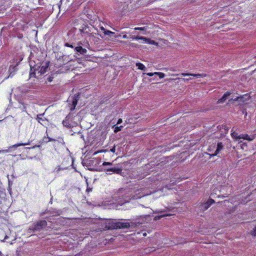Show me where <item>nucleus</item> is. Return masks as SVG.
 <instances>
[{"label":"nucleus","instance_id":"obj_1","mask_svg":"<svg viewBox=\"0 0 256 256\" xmlns=\"http://www.w3.org/2000/svg\"><path fill=\"white\" fill-rule=\"evenodd\" d=\"M112 165L113 164L112 162H104L102 163V166H104V171H105L108 174H120L122 172V168L116 166L112 167Z\"/></svg>","mask_w":256,"mask_h":256},{"label":"nucleus","instance_id":"obj_2","mask_svg":"<svg viewBox=\"0 0 256 256\" xmlns=\"http://www.w3.org/2000/svg\"><path fill=\"white\" fill-rule=\"evenodd\" d=\"M47 225L48 223L46 220H40L32 225L29 230L32 232L40 231L45 228Z\"/></svg>","mask_w":256,"mask_h":256},{"label":"nucleus","instance_id":"obj_3","mask_svg":"<svg viewBox=\"0 0 256 256\" xmlns=\"http://www.w3.org/2000/svg\"><path fill=\"white\" fill-rule=\"evenodd\" d=\"M30 144V142H25V143H18L12 146H11L8 148L6 150H2L3 153H7V152H14V154H12L13 156H16L17 155L18 152H20V150L18 148L20 146H24L26 145Z\"/></svg>","mask_w":256,"mask_h":256},{"label":"nucleus","instance_id":"obj_4","mask_svg":"<svg viewBox=\"0 0 256 256\" xmlns=\"http://www.w3.org/2000/svg\"><path fill=\"white\" fill-rule=\"evenodd\" d=\"M130 223L128 222H112L110 226L108 227V229H121L128 228L130 227Z\"/></svg>","mask_w":256,"mask_h":256},{"label":"nucleus","instance_id":"obj_5","mask_svg":"<svg viewBox=\"0 0 256 256\" xmlns=\"http://www.w3.org/2000/svg\"><path fill=\"white\" fill-rule=\"evenodd\" d=\"M230 94L231 92H226L220 99L218 100L217 104L224 103L228 97L230 96Z\"/></svg>","mask_w":256,"mask_h":256},{"label":"nucleus","instance_id":"obj_6","mask_svg":"<svg viewBox=\"0 0 256 256\" xmlns=\"http://www.w3.org/2000/svg\"><path fill=\"white\" fill-rule=\"evenodd\" d=\"M74 50L78 53L82 55H85L87 52V50L81 46H76Z\"/></svg>","mask_w":256,"mask_h":256},{"label":"nucleus","instance_id":"obj_7","mask_svg":"<svg viewBox=\"0 0 256 256\" xmlns=\"http://www.w3.org/2000/svg\"><path fill=\"white\" fill-rule=\"evenodd\" d=\"M224 146L222 142H218L217 144V146L216 150H215L214 154H210L212 156H216L219 152L223 148Z\"/></svg>","mask_w":256,"mask_h":256},{"label":"nucleus","instance_id":"obj_8","mask_svg":"<svg viewBox=\"0 0 256 256\" xmlns=\"http://www.w3.org/2000/svg\"><path fill=\"white\" fill-rule=\"evenodd\" d=\"M238 138L240 140L243 139V140H248V141H252L254 140V136H252V138H250L248 134H242L239 135Z\"/></svg>","mask_w":256,"mask_h":256},{"label":"nucleus","instance_id":"obj_9","mask_svg":"<svg viewBox=\"0 0 256 256\" xmlns=\"http://www.w3.org/2000/svg\"><path fill=\"white\" fill-rule=\"evenodd\" d=\"M181 75L182 76H194L196 78H200V77L204 78V77H206V74H188V73H182Z\"/></svg>","mask_w":256,"mask_h":256},{"label":"nucleus","instance_id":"obj_10","mask_svg":"<svg viewBox=\"0 0 256 256\" xmlns=\"http://www.w3.org/2000/svg\"><path fill=\"white\" fill-rule=\"evenodd\" d=\"M215 202V201L212 199H210L206 202L204 204V210H207L210 206Z\"/></svg>","mask_w":256,"mask_h":256},{"label":"nucleus","instance_id":"obj_11","mask_svg":"<svg viewBox=\"0 0 256 256\" xmlns=\"http://www.w3.org/2000/svg\"><path fill=\"white\" fill-rule=\"evenodd\" d=\"M44 114H39L37 115L36 120L41 124H43V122L46 120V119L44 118H42Z\"/></svg>","mask_w":256,"mask_h":256},{"label":"nucleus","instance_id":"obj_12","mask_svg":"<svg viewBox=\"0 0 256 256\" xmlns=\"http://www.w3.org/2000/svg\"><path fill=\"white\" fill-rule=\"evenodd\" d=\"M130 38L135 40H143L146 42H148L149 41L148 38L144 36H130Z\"/></svg>","mask_w":256,"mask_h":256},{"label":"nucleus","instance_id":"obj_13","mask_svg":"<svg viewBox=\"0 0 256 256\" xmlns=\"http://www.w3.org/2000/svg\"><path fill=\"white\" fill-rule=\"evenodd\" d=\"M62 124L64 126L68 128L71 127V124L70 123L68 120L66 118L62 121Z\"/></svg>","mask_w":256,"mask_h":256},{"label":"nucleus","instance_id":"obj_14","mask_svg":"<svg viewBox=\"0 0 256 256\" xmlns=\"http://www.w3.org/2000/svg\"><path fill=\"white\" fill-rule=\"evenodd\" d=\"M136 66H138V69L142 70H146V67L145 66L140 62H137L136 64Z\"/></svg>","mask_w":256,"mask_h":256},{"label":"nucleus","instance_id":"obj_15","mask_svg":"<svg viewBox=\"0 0 256 256\" xmlns=\"http://www.w3.org/2000/svg\"><path fill=\"white\" fill-rule=\"evenodd\" d=\"M170 216V214H162L160 216H156L154 217V220H159L160 219V218H162V217H165V216Z\"/></svg>","mask_w":256,"mask_h":256},{"label":"nucleus","instance_id":"obj_16","mask_svg":"<svg viewBox=\"0 0 256 256\" xmlns=\"http://www.w3.org/2000/svg\"><path fill=\"white\" fill-rule=\"evenodd\" d=\"M154 74L158 75L160 78H163L165 77V74L161 72H155Z\"/></svg>","mask_w":256,"mask_h":256},{"label":"nucleus","instance_id":"obj_17","mask_svg":"<svg viewBox=\"0 0 256 256\" xmlns=\"http://www.w3.org/2000/svg\"><path fill=\"white\" fill-rule=\"evenodd\" d=\"M231 136L232 138H235L236 140H239L238 138V137L239 135H238V134L235 132H233L231 133Z\"/></svg>","mask_w":256,"mask_h":256},{"label":"nucleus","instance_id":"obj_18","mask_svg":"<svg viewBox=\"0 0 256 256\" xmlns=\"http://www.w3.org/2000/svg\"><path fill=\"white\" fill-rule=\"evenodd\" d=\"M101 29L104 30V34L105 35H110V34H114L112 32L110 31V30H106L103 27H102L101 28Z\"/></svg>","mask_w":256,"mask_h":256},{"label":"nucleus","instance_id":"obj_19","mask_svg":"<svg viewBox=\"0 0 256 256\" xmlns=\"http://www.w3.org/2000/svg\"><path fill=\"white\" fill-rule=\"evenodd\" d=\"M146 29V27H136L134 28L135 30H144Z\"/></svg>","mask_w":256,"mask_h":256},{"label":"nucleus","instance_id":"obj_20","mask_svg":"<svg viewBox=\"0 0 256 256\" xmlns=\"http://www.w3.org/2000/svg\"><path fill=\"white\" fill-rule=\"evenodd\" d=\"M72 105L74 106V107H75L78 103L77 98H74L72 100Z\"/></svg>","mask_w":256,"mask_h":256},{"label":"nucleus","instance_id":"obj_21","mask_svg":"<svg viewBox=\"0 0 256 256\" xmlns=\"http://www.w3.org/2000/svg\"><path fill=\"white\" fill-rule=\"evenodd\" d=\"M47 68H48V66H46V67L42 66L40 68L41 73L44 74V72H46Z\"/></svg>","mask_w":256,"mask_h":256},{"label":"nucleus","instance_id":"obj_22","mask_svg":"<svg viewBox=\"0 0 256 256\" xmlns=\"http://www.w3.org/2000/svg\"><path fill=\"white\" fill-rule=\"evenodd\" d=\"M107 151V150H98L96 152H95L94 154V155H96L98 153H100V152H106Z\"/></svg>","mask_w":256,"mask_h":256},{"label":"nucleus","instance_id":"obj_23","mask_svg":"<svg viewBox=\"0 0 256 256\" xmlns=\"http://www.w3.org/2000/svg\"><path fill=\"white\" fill-rule=\"evenodd\" d=\"M216 148V146L215 145H211L209 146L208 148V150L210 152H211L212 151V150H213L214 149Z\"/></svg>","mask_w":256,"mask_h":256},{"label":"nucleus","instance_id":"obj_24","mask_svg":"<svg viewBox=\"0 0 256 256\" xmlns=\"http://www.w3.org/2000/svg\"><path fill=\"white\" fill-rule=\"evenodd\" d=\"M122 126H116L115 128H114V132H116L118 131H120L121 130V128H122Z\"/></svg>","mask_w":256,"mask_h":256},{"label":"nucleus","instance_id":"obj_25","mask_svg":"<svg viewBox=\"0 0 256 256\" xmlns=\"http://www.w3.org/2000/svg\"><path fill=\"white\" fill-rule=\"evenodd\" d=\"M251 234L254 236H256V226L254 229L251 232Z\"/></svg>","mask_w":256,"mask_h":256},{"label":"nucleus","instance_id":"obj_26","mask_svg":"<svg viewBox=\"0 0 256 256\" xmlns=\"http://www.w3.org/2000/svg\"><path fill=\"white\" fill-rule=\"evenodd\" d=\"M64 46H66V47H69V48H73V46H72V44H68V42L66 43V44H64Z\"/></svg>","mask_w":256,"mask_h":256},{"label":"nucleus","instance_id":"obj_27","mask_svg":"<svg viewBox=\"0 0 256 256\" xmlns=\"http://www.w3.org/2000/svg\"><path fill=\"white\" fill-rule=\"evenodd\" d=\"M115 151H116V146H114L112 148H110V152L114 153V152H115Z\"/></svg>","mask_w":256,"mask_h":256},{"label":"nucleus","instance_id":"obj_28","mask_svg":"<svg viewBox=\"0 0 256 256\" xmlns=\"http://www.w3.org/2000/svg\"><path fill=\"white\" fill-rule=\"evenodd\" d=\"M60 61H61L60 60H57L58 64H56L58 66H60H60H62V64L60 63Z\"/></svg>","mask_w":256,"mask_h":256},{"label":"nucleus","instance_id":"obj_29","mask_svg":"<svg viewBox=\"0 0 256 256\" xmlns=\"http://www.w3.org/2000/svg\"><path fill=\"white\" fill-rule=\"evenodd\" d=\"M222 126H224V130H226V132H228V127L226 125Z\"/></svg>","mask_w":256,"mask_h":256},{"label":"nucleus","instance_id":"obj_30","mask_svg":"<svg viewBox=\"0 0 256 256\" xmlns=\"http://www.w3.org/2000/svg\"><path fill=\"white\" fill-rule=\"evenodd\" d=\"M146 74L148 76H153L154 74V73H152V72H148V73H147Z\"/></svg>","mask_w":256,"mask_h":256},{"label":"nucleus","instance_id":"obj_31","mask_svg":"<svg viewBox=\"0 0 256 256\" xmlns=\"http://www.w3.org/2000/svg\"><path fill=\"white\" fill-rule=\"evenodd\" d=\"M122 122V120L121 118H119L117 122V124H120Z\"/></svg>","mask_w":256,"mask_h":256},{"label":"nucleus","instance_id":"obj_32","mask_svg":"<svg viewBox=\"0 0 256 256\" xmlns=\"http://www.w3.org/2000/svg\"><path fill=\"white\" fill-rule=\"evenodd\" d=\"M242 113L245 114V116H247V112L246 110H242Z\"/></svg>","mask_w":256,"mask_h":256},{"label":"nucleus","instance_id":"obj_33","mask_svg":"<svg viewBox=\"0 0 256 256\" xmlns=\"http://www.w3.org/2000/svg\"><path fill=\"white\" fill-rule=\"evenodd\" d=\"M122 38H128V36H127L126 34H124V35L122 36Z\"/></svg>","mask_w":256,"mask_h":256},{"label":"nucleus","instance_id":"obj_34","mask_svg":"<svg viewBox=\"0 0 256 256\" xmlns=\"http://www.w3.org/2000/svg\"><path fill=\"white\" fill-rule=\"evenodd\" d=\"M191 80V78H182V80H184V81L189 80Z\"/></svg>","mask_w":256,"mask_h":256},{"label":"nucleus","instance_id":"obj_35","mask_svg":"<svg viewBox=\"0 0 256 256\" xmlns=\"http://www.w3.org/2000/svg\"><path fill=\"white\" fill-rule=\"evenodd\" d=\"M48 81H49V82H51V81H52V79H51V78H48Z\"/></svg>","mask_w":256,"mask_h":256},{"label":"nucleus","instance_id":"obj_36","mask_svg":"<svg viewBox=\"0 0 256 256\" xmlns=\"http://www.w3.org/2000/svg\"><path fill=\"white\" fill-rule=\"evenodd\" d=\"M246 96H248V98H250V96H248V94H246Z\"/></svg>","mask_w":256,"mask_h":256},{"label":"nucleus","instance_id":"obj_37","mask_svg":"<svg viewBox=\"0 0 256 256\" xmlns=\"http://www.w3.org/2000/svg\"><path fill=\"white\" fill-rule=\"evenodd\" d=\"M0 256H2V254L1 252H0Z\"/></svg>","mask_w":256,"mask_h":256},{"label":"nucleus","instance_id":"obj_38","mask_svg":"<svg viewBox=\"0 0 256 256\" xmlns=\"http://www.w3.org/2000/svg\"><path fill=\"white\" fill-rule=\"evenodd\" d=\"M243 98V96L240 98V100Z\"/></svg>","mask_w":256,"mask_h":256},{"label":"nucleus","instance_id":"obj_39","mask_svg":"<svg viewBox=\"0 0 256 256\" xmlns=\"http://www.w3.org/2000/svg\"><path fill=\"white\" fill-rule=\"evenodd\" d=\"M146 235V233H144V236H145Z\"/></svg>","mask_w":256,"mask_h":256},{"label":"nucleus","instance_id":"obj_40","mask_svg":"<svg viewBox=\"0 0 256 256\" xmlns=\"http://www.w3.org/2000/svg\"><path fill=\"white\" fill-rule=\"evenodd\" d=\"M75 256H76V255Z\"/></svg>","mask_w":256,"mask_h":256}]
</instances>
